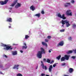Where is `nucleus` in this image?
I'll return each mask as SVG.
<instances>
[{
	"label": "nucleus",
	"mask_w": 76,
	"mask_h": 76,
	"mask_svg": "<svg viewBox=\"0 0 76 76\" xmlns=\"http://www.w3.org/2000/svg\"><path fill=\"white\" fill-rule=\"evenodd\" d=\"M41 51H39L38 52V53L37 54V56L39 58H42V54H45V50L43 48H40Z\"/></svg>",
	"instance_id": "1"
},
{
	"label": "nucleus",
	"mask_w": 76,
	"mask_h": 76,
	"mask_svg": "<svg viewBox=\"0 0 76 76\" xmlns=\"http://www.w3.org/2000/svg\"><path fill=\"white\" fill-rule=\"evenodd\" d=\"M61 23L62 24L61 26V27H64V25H65V23H66V27H67L70 26V24L69 23V21H67V20H62Z\"/></svg>",
	"instance_id": "2"
},
{
	"label": "nucleus",
	"mask_w": 76,
	"mask_h": 76,
	"mask_svg": "<svg viewBox=\"0 0 76 76\" xmlns=\"http://www.w3.org/2000/svg\"><path fill=\"white\" fill-rule=\"evenodd\" d=\"M1 46L2 47H6V48H4V50H12L13 48H11V46H7V45L4 44H2Z\"/></svg>",
	"instance_id": "3"
},
{
	"label": "nucleus",
	"mask_w": 76,
	"mask_h": 76,
	"mask_svg": "<svg viewBox=\"0 0 76 76\" xmlns=\"http://www.w3.org/2000/svg\"><path fill=\"white\" fill-rule=\"evenodd\" d=\"M8 1H9V0H5L4 1H0V4L1 5H4V4H7Z\"/></svg>",
	"instance_id": "4"
},
{
	"label": "nucleus",
	"mask_w": 76,
	"mask_h": 76,
	"mask_svg": "<svg viewBox=\"0 0 76 76\" xmlns=\"http://www.w3.org/2000/svg\"><path fill=\"white\" fill-rule=\"evenodd\" d=\"M41 66H42V68L43 69H45V70H47V68L46 66H44V63L42 61H41Z\"/></svg>",
	"instance_id": "5"
},
{
	"label": "nucleus",
	"mask_w": 76,
	"mask_h": 76,
	"mask_svg": "<svg viewBox=\"0 0 76 76\" xmlns=\"http://www.w3.org/2000/svg\"><path fill=\"white\" fill-rule=\"evenodd\" d=\"M66 15L68 16H72V12H71V10H68L66 12Z\"/></svg>",
	"instance_id": "6"
},
{
	"label": "nucleus",
	"mask_w": 76,
	"mask_h": 76,
	"mask_svg": "<svg viewBox=\"0 0 76 76\" xmlns=\"http://www.w3.org/2000/svg\"><path fill=\"white\" fill-rule=\"evenodd\" d=\"M64 44L63 41L60 42L59 44L57 45V47H60V46H63Z\"/></svg>",
	"instance_id": "7"
},
{
	"label": "nucleus",
	"mask_w": 76,
	"mask_h": 76,
	"mask_svg": "<svg viewBox=\"0 0 76 76\" xmlns=\"http://www.w3.org/2000/svg\"><path fill=\"white\" fill-rule=\"evenodd\" d=\"M17 1L18 0H16L14 1L13 3L12 4L10 5V6H11V7H13V6H14L16 4Z\"/></svg>",
	"instance_id": "8"
},
{
	"label": "nucleus",
	"mask_w": 76,
	"mask_h": 76,
	"mask_svg": "<svg viewBox=\"0 0 76 76\" xmlns=\"http://www.w3.org/2000/svg\"><path fill=\"white\" fill-rule=\"evenodd\" d=\"M69 57H70L69 55L68 56L67 55H65L64 56L65 60H68L69 59Z\"/></svg>",
	"instance_id": "9"
},
{
	"label": "nucleus",
	"mask_w": 76,
	"mask_h": 76,
	"mask_svg": "<svg viewBox=\"0 0 76 76\" xmlns=\"http://www.w3.org/2000/svg\"><path fill=\"white\" fill-rule=\"evenodd\" d=\"M19 66V65H15L12 68L13 69H16L17 70H18L19 68L18 67Z\"/></svg>",
	"instance_id": "10"
},
{
	"label": "nucleus",
	"mask_w": 76,
	"mask_h": 76,
	"mask_svg": "<svg viewBox=\"0 0 76 76\" xmlns=\"http://www.w3.org/2000/svg\"><path fill=\"white\" fill-rule=\"evenodd\" d=\"M7 22H12V19L11 18H9L7 19L6 20Z\"/></svg>",
	"instance_id": "11"
},
{
	"label": "nucleus",
	"mask_w": 76,
	"mask_h": 76,
	"mask_svg": "<svg viewBox=\"0 0 76 76\" xmlns=\"http://www.w3.org/2000/svg\"><path fill=\"white\" fill-rule=\"evenodd\" d=\"M53 69V66L52 65H50L49 66V72H51L52 71V69Z\"/></svg>",
	"instance_id": "12"
},
{
	"label": "nucleus",
	"mask_w": 76,
	"mask_h": 76,
	"mask_svg": "<svg viewBox=\"0 0 76 76\" xmlns=\"http://www.w3.org/2000/svg\"><path fill=\"white\" fill-rule=\"evenodd\" d=\"M68 72L70 73H72L73 72V69L72 68H69V69Z\"/></svg>",
	"instance_id": "13"
},
{
	"label": "nucleus",
	"mask_w": 76,
	"mask_h": 76,
	"mask_svg": "<svg viewBox=\"0 0 76 76\" xmlns=\"http://www.w3.org/2000/svg\"><path fill=\"white\" fill-rule=\"evenodd\" d=\"M30 9H31V10H32V11H34V10H35V7L33 5H32L30 7Z\"/></svg>",
	"instance_id": "14"
},
{
	"label": "nucleus",
	"mask_w": 76,
	"mask_h": 76,
	"mask_svg": "<svg viewBox=\"0 0 76 76\" xmlns=\"http://www.w3.org/2000/svg\"><path fill=\"white\" fill-rule=\"evenodd\" d=\"M12 55L15 56V55H16L17 54V51H12Z\"/></svg>",
	"instance_id": "15"
},
{
	"label": "nucleus",
	"mask_w": 76,
	"mask_h": 76,
	"mask_svg": "<svg viewBox=\"0 0 76 76\" xmlns=\"http://www.w3.org/2000/svg\"><path fill=\"white\" fill-rule=\"evenodd\" d=\"M61 18L63 19H66V18L65 17L64 14H63L62 15Z\"/></svg>",
	"instance_id": "16"
},
{
	"label": "nucleus",
	"mask_w": 76,
	"mask_h": 76,
	"mask_svg": "<svg viewBox=\"0 0 76 76\" xmlns=\"http://www.w3.org/2000/svg\"><path fill=\"white\" fill-rule=\"evenodd\" d=\"M70 3H66V4H65L64 6L65 7H67L68 6H69L70 5Z\"/></svg>",
	"instance_id": "17"
},
{
	"label": "nucleus",
	"mask_w": 76,
	"mask_h": 76,
	"mask_svg": "<svg viewBox=\"0 0 76 76\" xmlns=\"http://www.w3.org/2000/svg\"><path fill=\"white\" fill-rule=\"evenodd\" d=\"M42 44L43 45H45V46L46 47H47V44L44 42H42Z\"/></svg>",
	"instance_id": "18"
},
{
	"label": "nucleus",
	"mask_w": 76,
	"mask_h": 76,
	"mask_svg": "<svg viewBox=\"0 0 76 76\" xmlns=\"http://www.w3.org/2000/svg\"><path fill=\"white\" fill-rule=\"evenodd\" d=\"M73 53L72 50H69L66 52V53L67 54H71V53Z\"/></svg>",
	"instance_id": "19"
},
{
	"label": "nucleus",
	"mask_w": 76,
	"mask_h": 76,
	"mask_svg": "<svg viewBox=\"0 0 76 76\" xmlns=\"http://www.w3.org/2000/svg\"><path fill=\"white\" fill-rule=\"evenodd\" d=\"M64 60H66L64 57H62L61 58V61H64Z\"/></svg>",
	"instance_id": "20"
},
{
	"label": "nucleus",
	"mask_w": 76,
	"mask_h": 76,
	"mask_svg": "<svg viewBox=\"0 0 76 76\" xmlns=\"http://www.w3.org/2000/svg\"><path fill=\"white\" fill-rule=\"evenodd\" d=\"M35 16H37V17H38L39 18V17H40V14L38 13V14H36V15H35Z\"/></svg>",
	"instance_id": "21"
},
{
	"label": "nucleus",
	"mask_w": 76,
	"mask_h": 76,
	"mask_svg": "<svg viewBox=\"0 0 76 76\" xmlns=\"http://www.w3.org/2000/svg\"><path fill=\"white\" fill-rule=\"evenodd\" d=\"M27 48V46H23L22 47V49L23 50L24 49H26Z\"/></svg>",
	"instance_id": "22"
},
{
	"label": "nucleus",
	"mask_w": 76,
	"mask_h": 76,
	"mask_svg": "<svg viewBox=\"0 0 76 76\" xmlns=\"http://www.w3.org/2000/svg\"><path fill=\"white\" fill-rule=\"evenodd\" d=\"M60 58H61V55H60L58 56L56 58L57 59H58V60H59L60 59Z\"/></svg>",
	"instance_id": "23"
},
{
	"label": "nucleus",
	"mask_w": 76,
	"mask_h": 76,
	"mask_svg": "<svg viewBox=\"0 0 76 76\" xmlns=\"http://www.w3.org/2000/svg\"><path fill=\"white\" fill-rule=\"evenodd\" d=\"M28 38H29V36L28 35H26L25 39H28Z\"/></svg>",
	"instance_id": "24"
},
{
	"label": "nucleus",
	"mask_w": 76,
	"mask_h": 76,
	"mask_svg": "<svg viewBox=\"0 0 76 76\" xmlns=\"http://www.w3.org/2000/svg\"><path fill=\"white\" fill-rule=\"evenodd\" d=\"M47 39H50L51 38V37L50 36H48L47 37Z\"/></svg>",
	"instance_id": "25"
},
{
	"label": "nucleus",
	"mask_w": 76,
	"mask_h": 76,
	"mask_svg": "<svg viewBox=\"0 0 76 76\" xmlns=\"http://www.w3.org/2000/svg\"><path fill=\"white\" fill-rule=\"evenodd\" d=\"M76 27V25L75 24H74L72 25V28H75Z\"/></svg>",
	"instance_id": "26"
},
{
	"label": "nucleus",
	"mask_w": 76,
	"mask_h": 76,
	"mask_svg": "<svg viewBox=\"0 0 76 76\" xmlns=\"http://www.w3.org/2000/svg\"><path fill=\"white\" fill-rule=\"evenodd\" d=\"M58 16L59 18H61V14H60V13H58Z\"/></svg>",
	"instance_id": "27"
},
{
	"label": "nucleus",
	"mask_w": 76,
	"mask_h": 76,
	"mask_svg": "<svg viewBox=\"0 0 76 76\" xmlns=\"http://www.w3.org/2000/svg\"><path fill=\"white\" fill-rule=\"evenodd\" d=\"M47 63H50V59H49L48 58L47 59Z\"/></svg>",
	"instance_id": "28"
},
{
	"label": "nucleus",
	"mask_w": 76,
	"mask_h": 76,
	"mask_svg": "<svg viewBox=\"0 0 76 76\" xmlns=\"http://www.w3.org/2000/svg\"><path fill=\"white\" fill-rule=\"evenodd\" d=\"M64 31H65V29H61L60 30V32H64Z\"/></svg>",
	"instance_id": "29"
},
{
	"label": "nucleus",
	"mask_w": 76,
	"mask_h": 76,
	"mask_svg": "<svg viewBox=\"0 0 76 76\" xmlns=\"http://www.w3.org/2000/svg\"><path fill=\"white\" fill-rule=\"evenodd\" d=\"M17 5L19 7H20L21 6V4L19 3H18L17 4Z\"/></svg>",
	"instance_id": "30"
},
{
	"label": "nucleus",
	"mask_w": 76,
	"mask_h": 76,
	"mask_svg": "<svg viewBox=\"0 0 76 76\" xmlns=\"http://www.w3.org/2000/svg\"><path fill=\"white\" fill-rule=\"evenodd\" d=\"M68 39L69 40H72V38L71 37H69Z\"/></svg>",
	"instance_id": "31"
},
{
	"label": "nucleus",
	"mask_w": 76,
	"mask_h": 76,
	"mask_svg": "<svg viewBox=\"0 0 76 76\" xmlns=\"http://www.w3.org/2000/svg\"><path fill=\"white\" fill-rule=\"evenodd\" d=\"M58 64V63L55 64H54L53 65V67H56V64Z\"/></svg>",
	"instance_id": "32"
},
{
	"label": "nucleus",
	"mask_w": 76,
	"mask_h": 76,
	"mask_svg": "<svg viewBox=\"0 0 76 76\" xmlns=\"http://www.w3.org/2000/svg\"><path fill=\"white\" fill-rule=\"evenodd\" d=\"M65 65H66V63H63L61 64V66H64Z\"/></svg>",
	"instance_id": "33"
},
{
	"label": "nucleus",
	"mask_w": 76,
	"mask_h": 76,
	"mask_svg": "<svg viewBox=\"0 0 76 76\" xmlns=\"http://www.w3.org/2000/svg\"><path fill=\"white\" fill-rule=\"evenodd\" d=\"M43 61L44 62H46V61H47L46 60V59H45V58L43 59Z\"/></svg>",
	"instance_id": "34"
},
{
	"label": "nucleus",
	"mask_w": 76,
	"mask_h": 76,
	"mask_svg": "<svg viewBox=\"0 0 76 76\" xmlns=\"http://www.w3.org/2000/svg\"><path fill=\"white\" fill-rule=\"evenodd\" d=\"M19 7L18 5H17L15 6V8H16V9H17V8H18Z\"/></svg>",
	"instance_id": "35"
},
{
	"label": "nucleus",
	"mask_w": 76,
	"mask_h": 76,
	"mask_svg": "<svg viewBox=\"0 0 76 76\" xmlns=\"http://www.w3.org/2000/svg\"><path fill=\"white\" fill-rule=\"evenodd\" d=\"M71 3H73H73H75V1H74L73 0H72Z\"/></svg>",
	"instance_id": "36"
},
{
	"label": "nucleus",
	"mask_w": 76,
	"mask_h": 76,
	"mask_svg": "<svg viewBox=\"0 0 76 76\" xmlns=\"http://www.w3.org/2000/svg\"><path fill=\"white\" fill-rule=\"evenodd\" d=\"M51 51H53V50L52 49H50L49 50V53H51Z\"/></svg>",
	"instance_id": "37"
},
{
	"label": "nucleus",
	"mask_w": 76,
	"mask_h": 76,
	"mask_svg": "<svg viewBox=\"0 0 76 76\" xmlns=\"http://www.w3.org/2000/svg\"><path fill=\"white\" fill-rule=\"evenodd\" d=\"M41 13L42 14H44V11L43 10H42L41 12Z\"/></svg>",
	"instance_id": "38"
},
{
	"label": "nucleus",
	"mask_w": 76,
	"mask_h": 76,
	"mask_svg": "<svg viewBox=\"0 0 76 76\" xmlns=\"http://www.w3.org/2000/svg\"><path fill=\"white\" fill-rule=\"evenodd\" d=\"M72 58H73V59H75L76 57L75 56H73L72 57Z\"/></svg>",
	"instance_id": "39"
},
{
	"label": "nucleus",
	"mask_w": 76,
	"mask_h": 76,
	"mask_svg": "<svg viewBox=\"0 0 76 76\" xmlns=\"http://www.w3.org/2000/svg\"><path fill=\"white\" fill-rule=\"evenodd\" d=\"M45 42H48V39H45Z\"/></svg>",
	"instance_id": "40"
},
{
	"label": "nucleus",
	"mask_w": 76,
	"mask_h": 76,
	"mask_svg": "<svg viewBox=\"0 0 76 76\" xmlns=\"http://www.w3.org/2000/svg\"><path fill=\"white\" fill-rule=\"evenodd\" d=\"M23 45H25V46H26V43H23Z\"/></svg>",
	"instance_id": "41"
},
{
	"label": "nucleus",
	"mask_w": 76,
	"mask_h": 76,
	"mask_svg": "<svg viewBox=\"0 0 76 76\" xmlns=\"http://www.w3.org/2000/svg\"><path fill=\"white\" fill-rule=\"evenodd\" d=\"M53 63H54V61L53 60L51 62H50V64H52Z\"/></svg>",
	"instance_id": "42"
},
{
	"label": "nucleus",
	"mask_w": 76,
	"mask_h": 76,
	"mask_svg": "<svg viewBox=\"0 0 76 76\" xmlns=\"http://www.w3.org/2000/svg\"><path fill=\"white\" fill-rule=\"evenodd\" d=\"M42 76H45V74H44L42 73L41 74Z\"/></svg>",
	"instance_id": "43"
},
{
	"label": "nucleus",
	"mask_w": 76,
	"mask_h": 76,
	"mask_svg": "<svg viewBox=\"0 0 76 76\" xmlns=\"http://www.w3.org/2000/svg\"><path fill=\"white\" fill-rule=\"evenodd\" d=\"M4 57H5L6 58H7V56L5 55L4 56Z\"/></svg>",
	"instance_id": "44"
},
{
	"label": "nucleus",
	"mask_w": 76,
	"mask_h": 76,
	"mask_svg": "<svg viewBox=\"0 0 76 76\" xmlns=\"http://www.w3.org/2000/svg\"><path fill=\"white\" fill-rule=\"evenodd\" d=\"M20 52L21 53H23V51H22V50H20Z\"/></svg>",
	"instance_id": "45"
},
{
	"label": "nucleus",
	"mask_w": 76,
	"mask_h": 76,
	"mask_svg": "<svg viewBox=\"0 0 76 76\" xmlns=\"http://www.w3.org/2000/svg\"><path fill=\"white\" fill-rule=\"evenodd\" d=\"M74 53H76V49L74 51Z\"/></svg>",
	"instance_id": "46"
},
{
	"label": "nucleus",
	"mask_w": 76,
	"mask_h": 76,
	"mask_svg": "<svg viewBox=\"0 0 76 76\" xmlns=\"http://www.w3.org/2000/svg\"><path fill=\"white\" fill-rule=\"evenodd\" d=\"M16 45L14 43L12 44V45Z\"/></svg>",
	"instance_id": "47"
},
{
	"label": "nucleus",
	"mask_w": 76,
	"mask_h": 76,
	"mask_svg": "<svg viewBox=\"0 0 76 76\" xmlns=\"http://www.w3.org/2000/svg\"><path fill=\"white\" fill-rule=\"evenodd\" d=\"M10 10H12V7L10 8Z\"/></svg>",
	"instance_id": "48"
},
{
	"label": "nucleus",
	"mask_w": 76,
	"mask_h": 76,
	"mask_svg": "<svg viewBox=\"0 0 76 76\" xmlns=\"http://www.w3.org/2000/svg\"><path fill=\"white\" fill-rule=\"evenodd\" d=\"M38 69V66H36V69Z\"/></svg>",
	"instance_id": "49"
},
{
	"label": "nucleus",
	"mask_w": 76,
	"mask_h": 76,
	"mask_svg": "<svg viewBox=\"0 0 76 76\" xmlns=\"http://www.w3.org/2000/svg\"><path fill=\"white\" fill-rule=\"evenodd\" d=\"M8 27H9V28H11V26H9Z\"/></svg>",
	"instance_id": "50"
},
{
	"label": "nucleus",
	"mask_w": 76,
	"mask_h": 76,
	"mask_svg": "<svg viewBox=\"0 0 76 76\" xmlns=\"http://www.w3.org/2000/svg\"><path fill=\"white\" fill-rule=\"evenodd\" d=\"M46 76H50V75H46Z\"/></svg>",
	"instance_id": "51"
},
{
	"label": "nucleus",
	"mask_w": 76,
	"mask_h": 76,
	"mask_svg": "<svg viewBox=\"0 0 76 76\" xmlns=\"http://www.w3.org/2000/svg\"><path fill=\"white\" fill-rule=\"evenodd\" d=\"M2 67V66H0V67L1 68V67Z\"/></svg>",
	"instance_id": "52"
},
{
	"label": "nucleus",
	"mask_w": 76,
	"mask_h": 76,
	"mask_svg": "<svg viewBox=\"0 0 76 76\" xmlns=\"http://www.w3.org/2000/svg\"><path fill=\"white\" fill-rule=\"evenodd\" d=\"M0 73L1 74H2V72H0Z\"/></svg>",
	"instance_id": "53"
}]
</instances>
